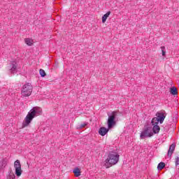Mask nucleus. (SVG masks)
I'll list each match as a JSON object with an SVG mask.
<instances>
[{"label": "nucleus", "instance_id": "17", "mask_svg": "<svg viewBox=\"0 0 179 179\" xmlns=\"http://www.w3.org/2000/svg\"><path fill=\"white\" fill-rule=\"evenodd\" d=\"M7 179H16V176H15V173H13V172H12V171H10V173H8Z\"/></svg>", "mask_w": 179, "mask_h": 179}, {"label": "nucleus", "instance_id": "22", "mask_svg": "<svg viewBox=\"0 0 179 179\" xmlns=\"http://www.w3.org/2000/svg\"><path fill=\"white\" fill-rule=\"evenodd\" d=\"M86 125H87V123H86V122L81 123L80 125H78V128L80 129H82V128H85V127H86Z\"/></svg>", "mask_w": 179, "mask_h": 179}, {"label": "nucleus", "instance_id": "1", "mask_svg": "<svg viewBox=\"0 0 179 179\" xmlns=\"http://www.w3.org/2000/svg\"><path fill=\"white\" fill-rule=\"evenodd\" d=\"M41 114V108L39 107H35L32 108L27 115L24 122L22 123L23 128L26 127H29L30 122L33 121V118L37 117V115H40Z\"/></svg>", "mask_w": 179, "mask_h": 179}, {"label": "nucleus", "instance_id": "13", "mask_svg": "<svg viewBox=\"0 0 179 179\" xmlns=\"http://www.w3.org/2000/svg\"><path fill=\"white\" fill-rule=\"evenodd\" d=\"M110 15H111V11H108L105 15H103L102 17V23H106V21Z\"/></svg>", "mask_w": 179, "mask_h": 179}, {"label": "nucleus", "instance_id": "18", "mask_svg": "<svg viewBox=\"0 0 179 179\" xmlns=\"http://www.w3.org/2000/svg\"><path fill=\"white\" fill-rule=\"evenodd\" d=\"M165 166L166 164H164V162H160L159 164H158L157 169L159 170H163V169H164Z\"/></svg>", "mask_w": 179, "mask_h": 179}, {"label": "nucleus", "instance_id": "21", "mask_svg": "<svg viewBox=\"0 0 179 179\" xmlns=\"http://www.w3.org/2000/svg\"><path fill=\"white\" fill-rule=\"evenodd\" d=\"M161 50H162V56L165 57L166 56V47L162 46Z\"/></svg>", "mask_w": 179, "mask_h": 179}, {"label": "nucleus", "instance_id": "8", "mask_svg": "<svg viewBox=\"0 0 179 179\" xmlns=\"http://www.w3.org/2000/svg\"><path fill=\"white\" fill-rule=\"evenodd\" d=\"M10 72L11 73H16L17 72V63L13 62L10 64Z\"/></svg>", "mask_w": 179, "mask_h": 179}, {"label": "nucleus", "instance_id": "19", "mask_svg": "<svg viewBox=\"0 0 179 179\" xmlns=\"http://www.w3.org/2000/svg\"><path fill=\"white\" fill-rule=\"evenodd\" d=\"M25 43L27 44V45H33V41L29 38H26Z\"/></svg>", "mask_w": 179, "mask_h": 179}, {"label": "nucleus", "instance_id": "2", "mask_svg": "<svg viewBox=\"0 0 179 179\" xmlns=\"http://www.w3.org/2000/svg\"><path fill=\"white\" fill-rule=\"evenodd\" d=\"M120 160V155L117 152H110L107 159L104 162V166L106 169H110L117 164Z\"/></svg>", "mask_w": 179, "mask_h": 179}, {"label": "nucleus", "instance_id": "15", "mask_svg": "<svg viewBox=\"0 0 179 179\" xmlns=\"http://www.w3.org/2000/svg\"><path fill=\"white\" fill-rule=\"evenodd\" d=\"M171 94H173V96H176V94H178V92L177 91V88L176 87H172L171 88Z\"/></svg>", "mask_w": 179, "mask_h": 179}, {"label": "nucleus", "instance_id": "20", "mask_svg": "<svg viewBox=\"0 0 179 179\" xmlns=\"http://www.w3.org/2000/svg\"><path fill=\"white\" fill-rule=\"evenodd\" d=\"M39 73H40L41 78L45 77V75H46L45 71L43 69H40L39 70Z\"/></svg>", "mask_w": 179, "mask_h": 179}, {"label": "nucleus", "instance_id": "12", "mask_svg": "<svg viewBox=\"0 0 179 179\" xmlns=\"http://www.w3.org/2000/svg\"><path fill=\"white\" fill-rule=\"evenodd\" d=\"M152 132L153 134H159V132H160V127L159 124L153 125Z\"/></svg>", "mask_w": 179, "mask_h": 179}, {"label": "nucleus", "instance_id": "5", "mask_svg": "<svg viewBox=\"0 0 179 179\" xmlns=\"http://www.w3.org/2000/svg\"><path fill=\"white\" fill-rule=\"evenodd\" d=\"M108 129H111L114 125H115V117H116V113L115 112H113L111 115H108Z\"/></svg>", "mask_w": 179, "mask_h": 179}, {"label": "nucleus", "instance_id": "6", "mask_svg": "<svg viewBox=\"0 0 179 179\" xmlns=\"http://www.w3.org/2000/svg\"><path fill=\"white\" fill-rule=\"evenodd\" d=\"M14 167L15 169V175L17 177H20L23 171H22V165L20 164V161H19V159L14 162Z\"/></svg>", "mask_w": 179, "mask_h": 179}, {"label": "nucleus", "instance_id": "23", "mask_svg": "<svg viewBox=\"0 0 179 179\" xmlns=\"http://www.w3.org/2000/svg\"><path fill=\"white\" fill-rule=\"evenodd\" d=\"M175 164L176 166L179 165V157L176 158Z\"/></svg>", "mask_w": 179, "mask_h": 179}, {"label": "nucleus", "instance_id": "4", "mask_svg": "<svg viewBox=\"0 0 179 179\" xmlns=\"http://www.w3.org/2000/svg\"><path fill=\"white\" fill-rule=\"evenodd\" d=\"M153 136V132L152 131L151 127H146L141 132L140 138L141 139H145V138H150Z\"/></svg>", "mask_w": 179, "mask_h": 179}, {"label": "nucleus", "instance_id": "11", "mask_svg": "<svg viewBox=\"0 0 179 179\" xmlns=\"http://www.w3.org/2000/svg\"><path fill=\"white\" fill-rule=\"evenodd\" d=\"M8 165V159H3L0 161V170H3L5 167Z\"/></svg>", "mask_w": 179, "mask_h": 179}, {"label": "nucleus", "instance_id": "10", "mask_svg": "<svg viewBox=\"0 0 179 179\" xmlns=\"http://www.w3.org/2000/svg\"><path fill=\"white\" fill-rule=\"evenodd\" d=\"M176 150V145L171 144L169 147V149L168 150V156L169 157H171L173 153H174V150Z\"/></svg>", "mask_w": 179, "mask_h": 179}, {"label": "nucleus", "instance_id": "9", "mask_svg": "<svg viewBox=\"0 0 179 179\" xmlns=\"http://www.w3.org/2000/svg\"><path fill=\"white\" fill-rule=\"evenodd\" d=\"M110 129H107L104 127H102L99 129V135H101V136H104L106 134H108V131H109Z\"/></svg>", "mask_w": 179, "mask_h": 179}, {"label": "nucleus", "instance_id": "14", "mask_svg": "<svg viewBox=\"0 0 179 179\" xmlns=\"http://www.w3.org/2000/svg\"><path fill=\"white\" fill-rule=\"evenodd\" d=\"M73 173H74L76 177H80V169H79V168H76L73 170Z\"/></svg>", "mask_w": 179, "mask_h": 179}, {"label": "nucleus", "instance_id": "16", "mask_svg": "<svg viewBox=\"0 0 179 179\" xmlns=\"http://www.w3.org/2000/svg\"><path fill=\"white\" fill-rule=\"evenodd\" d=\"M160 122V120H159L158 118L154 117L152 119L151 124L152 125H157Z\"/></svg>", "mask_w": 179, "mask_h": 179}, {"label": "nucleus", "instance_id": "3", "mask_svg": "<svg viewBox=\"0 0 179 179\" xmlns=\"http://www.w3.org/2000/svg\"><path fill=\"white\" fill-rule=\"evenodd\" d=\"M33 92V86L30 83L24 84L21 90V94L23 97H29L31 96Z\"/></svg>", "mask_w": 179, "mask_h": 179}, {"label": "nucleus", "instance_id": "7", "mask_svg": "<svg viewBox=\"0 0 179 179\" xmlns=\"http://www.w3.org/2000/svg\"><path fill=\"white\" fill-rule=\"evenodd\" d=\"M157 118L159 120L160 124H163L164 119L166 118V115L164 112H157L156 114Z\"/></svg>", "mask_w": 179, "mask_h": 179}]
</instances>
